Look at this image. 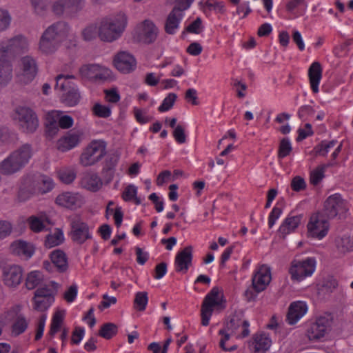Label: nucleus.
I'll return each instance as SVG.
<instances>
[{
  "instance_id": "1",
  "label": "nucleus",
  "mask_w": 353,
  "mask_h": 353,
  "mask_svg": "<svg viewBox=\"0 0 353 353\" xmlns=\"http://www.w3.org/2000/svg\"><path fill=\"white\" fill-rule=\"evenodd\" d=\"M33 154L31 144H22L0 162V173L11 176L21 172L29 163Z\"/></svg>"
},
{
  "instance_id": "2",
  "label": "nucleus",
  "mask_w": 353,
  "mask_h": 353,
  "mask_svg": "<svg viewBox=\"0 0 353 353\" xmlns=\"http://www.w3.org/2000/svg\"><path fill=\"white\" fill-rule=\"evenodd\" d=\"M70 30L69 25L65 21L54 23L43 32L39 40V50L46 54L54 53L68 37Z\"/></svg>"
},
{
  "instance_id": "3",
  "label": "nucleus",
  "mask_w": 353,
  "mask_h": 353,
  "mask_svg": "<svg viewBox=\"0 0 353 353\" xmlns=\"http://www.w3.org/2000/svg\"><path fill=\"white\" fill-rule=\"evenodd\" d=\"M127 25V17L124 13L103 18L99 26V37L101 41L112 42L118 39Z\"/></svg>"
},
{
  "instance_id": "4",
  "label": "nucleus",
  "mask_w": 353,
  "mask_h": 353,
  "mask_svg": "<svg viewBox=\"0 0 353 353\" xmlns=\"http://www.w3.org/2000/svg\"><path fill=\"white\" fill-rule=\"evenodd\" d=\"M73 78L72 75L59 74L55 79L54 90L63 92L61 101L69 107L77 105L81 98L77 86L70 81Z\"/></svg>"
},
{
  "instance_id": "5",
  "label": "nucleus",
  "mask_w": 353,
  "mask_h": 353,
  "mask_svg": "<svg viewBox=\"0 0 353 353\" xmlns=\"http://www.w3.org/2000/svg\"><path fill=\"white\" fill-rule=\"evenodd\" d=\"M219 288L214 287L204 298L201 310L202 325L207 326L209 325L210 319L214 307H216L218 311H221L225 309V300L223 299V296L219 300Z\"/></svg>"
},
{
  "instance_id": "6",
  "label": "nucleus",
  "mask_w": 353,
  "mask_h": 353,
  "mask_svg": "<svg viewBox=\"0 0 353 353\" xmlns=\"http://www.w3.org/2000/svg\"><path fill=\"white\" fill-rule=\"evenodd\" d=\"M12 117L23 132L33 133L39 127V119L37 114L28 107H17Z\"/></svg>"
},
{
  "instance_id": "7",
  "label": "nucleus",
  "mask_w": 353,
  "mask_h": 353,
  "mask_svg": "<svg viewBox=\"0 0 353 353\" xmlns=\"http://www.w3.org/2000/svg\"><path fill=\"white\" fill-rule=\"evenodd\" d=\"M105 154V142L101 140H94L81 153L80 163L85 167L93 165L99 162Z\"/></svg>"
},
{
  "instance_id": "8",
  "label": "nucleus",
  "mask_w": 353,
  "mask_h": 353,
  "mask_svg": "<svg viewBox=\"0 0 353 353\" xmlns=\"http://www.w3.org/2000/svg\"><path fill=\"white\" fill-rule=\"evenodd\" d=\"M333 316L330 313H325L317 317L307 329L309 340L317 341L323 338L331 330Z\"/></svg>"
},
{
  "instance_id": "9",
  "label": "nucleus",
  "mask_w": 353,
  "mask_h": 353,
  "mask_svg": "<svg viewBox=\"0 0 353 353\" xmlns=\"http://www.w3.org/2000/svg\"><path fill=\"white\" fill-rule=\"evenodd\" d=\"M316 261L314 258H307L305 260H293L289 269L291 279L301 281L305 277L311 276L315 270Z\"/></svg>"
},
{
  "instance_id": "10",
  "label": "nucleus",
  "mask_w": 353,
  "mask_h": 353,
  "mask_svg": "<svg viewBox=\"0 0 353 353\" xmlns=\"http://www.w3.org/2000/svg\"><path fill=\"white\" fill-rule=\"evenodd\" d=\"M347 210L346 203L339 194L330 196L324 203L323 212L328 219H333L338 215L341 219Z\"/></svg>"
},
{
  "instance_id": "11",
  "label": "nucleus",
  "mask_w": 353,
  "mask_h": 353,
  "mask_svg": "<svg viewBox=\"0 0 353 353\" xmlns=\"http://www.w3.org/2000/svg\"><path fill=\"white\" fill-rule=\"evenodd\" d=\"M20 69L21 71L17 76L18 81L23 84L30 83L38 72L36 60L30 56L22 57L20 60Z\"/></svg>"
},
{
  "instance_id": "12",
  "label": "nucleus",
  "mask_w": 353,
  "mask_h": 353,
  "mask_svg": "<svg viewBox=\"0 0 353 353\" xmlns=\"http://www.w3.org/2000/svg\"><path fill=\"white\" fill-rule=\"evenodd\" d=\"M70 236L74 243L81 245L86 240L92 239L88 224L79 218L72 219Z\"/></svg>"
},
{
  "instance_id": "13",
  "label": "nucleus",
  "mask_w": 353,
  "mask_h": 353,
  "mask_svg": "<svg viewBox=\"0 0 353 353\" xmlns=\"http://www.w3.org/2000/svg\"><path fill=\"white\" fill-rule=\"evenodd\" d=\"M329 230L327 220L321 219L319 214H313L307 224V235L312 238L321 239L326 236Z\"/></svg>"
},
{
  "instance_id": "14",
  "label": "nucleus",
  "mask_w": 353,
  "mask_h": 353,
  "mask_svg": "<svg viewBox=\"0 0 353 353\" xmlns=\"http://www.w3.org/2000/svg\"><path fill=\"white\" fill-rule=\"evenodd\" d=\"M136 33L140 42L150 44L156 40L159 29L152 21L146 19L137 28Z\"/></svg>"
},
{
  "instance_id": "15",
  "label": "nucleus",
  "mask_w": 353,
  "mask_h": 353,
  "mask_svg": "<svg viewBox=\"0 0 353 353\" xmlns=\"http://www.w3.org/2000/svg\"><path fill=\"white\" fill-rule=\"evenodd\" d=\"M32 300L34 303V310L45 311L54 301L52 290L47 287L39 288L34 292Z\"/></svg>"
},
{
  "instance_id": "16",
  "label": "nucleus",
  "mask_w": 353,
  "mask_h": 353,
  "mask_svg": "<svg viewBox=\"0 0 353 353\" xmlns=\"http://www.w3.org/2000/svg\"><path fill=\"white\" fill-rule=\"evenodd\" d=\"M271 281V270L267 265H261L252 279V287L256 292L265 290Z\"/></svg>"
},
{
  "instance_id": "17",
  "label": "nucleus",
  "mask_w": 353,
  "mask_h": 353,
  "mask_svg": "<svg viewBox=\"0 0 353 353\" xmlns=\"http://www.w3.org/2000/svg\"><path fill=\"white\" fill-rule=\"evenodd\" d=\"M193 247L188 245L179 251L175 256L174 264L176 272L186 273L192 265Z\"/></svg>"
},
{
  "instance_id": "18",
  "label": "nucleus",
  "mask_w": 353,
  "mask_h": 353,
  "mask_svg": "<svg viewBox=\"0 0 353 353\" xmlns=\"http://www.w3.org/2000/svg\"><path fill=\"white\" fill-rule=\"evenodd\" d=\"M23 270L21 267L12 265L6 266L3 269V281L6 285L10 288H16L21 282Z\"/></svg>"
},
{
  "instance_id": "19",
  "label": "nucleus",
  "mask_w": 353,
  "mask_h": 353,
  "mask_svg": "<svg viewBox=\"0 0 353 353\" xmlns=\"http://www.w3.org/2000/svg\"><path fill=\"white\" fill-rule=\"evenodd\" d=\"M244 313L242 310H236L230 316L229 321L226 323V328L228 330H231L232 332H235L240 325L243 327L241 333L242 337H246L250 334L249 326L250 323L248 321L243 320Z\"/></svg>"
},
{
  "instance_id": "20",
  "label": "nucleus",
  "mask_w": 353,
  "mask_h": 353,
  "mask_svg": "<svg viewBox=\"0 0 353 353\" xmlns=\"http://www.w3.org/2000/svg\"><path fill=\"white\" fill-rule=\"evenodd\" d=\"M117 69L123 73H129L133 71L137 65L134 57L127 52H119L114 59Z\"/></svg>"
},
{
  "instance_id": "21",
  "label": "nucleus",
  "mask_w": 353,
  "mask_h": 353,
  "mask_svg": "<svg viewBox=\"0 0 353 353\" xmlns=\"http://www.w3.org/2000/svg\"><path fill=\"white\" fill-rule=\"evenodd\" d=\"M55 202L60 206L76 209L82 205L83 201L82 196L78 193L63 192L57 196Z\"/></svg>"
},
{
  "instance_id": "22",
  "label": "nucleus",
  "mask_w": 353,
  "mask_h": 353,
  "mask_svg": "<svg viewBox=\"0 0 353 353\" xmlns=\"http://www.w3.org/2000/svg\"><path fill=\"white\" fill-rule=\"evenodd\" d=\"M307 309V305L304 302L292 303L287 314V322L290 325L295 324L306 313Z\"/></svg>"
},
{
  "instance_id": "23",
  "label": "nucleus",
  "mask_w": 353,
  "mask_h": 353,
  "mask_svg": "<svg viewBox=\"0 0 353 353\" xmlns=\"http://www.w3.org/2000/svg\"><path fill=\"white\" fill-rule=\"evenodd\" d=\"M11 252L17 256L30 259L34 252V247L30 243L23 240H17L10 245Z\"/></svg>"
},
{
  "instance_id": "24",
  "label": "nucleus",
  "mask_w": 353,
  "mask_h": 353,
  "mask_svg": "<svg viewBox=\"0 0 353 353\" xmlns=\"http://www.w3.org/2000/svg\"><path fill=\"white\" fill-rule=\"evenodd\" d=\"M33 188L32 193L45 194L50 191L53 187L52 180L45 175L34 176L32 179Z\"/></svg>"
},
{
  "instance_id": "25",
  "label": "nucleus",
  "mask_w": 353,
  "mask_h": 353,
  "mask_svg": "<svg viewBox=\"0 0 353 353\" xmlns=\"http://www.w3.org/2000/svg\"><path fill=\"white\" fill-rule=\"evenodd\" d=\"M183 10L173 8L169 13L165 23V31L167 34H173L178 29L180 21H181L183 13Z\"/></svg>"
},
{
  "instance_id": "26",
  "label": "nucleus",
  "mask_w": 353,
  "mask_h": 353,
  "mask_svg": "<svg viewBox=\"0 0 353 353\" xmlns=\"http://www.w3.org/2000/svg\"><path fill=\"white\" fill-rule=\"evenodd\" d=\"M102 184V181L99 175L92 172L84 173L81 180L82 188L94 192L98 191Z\"/></svg>"
},
{
  "instance_id": "27",
  "label": "nucleus",
  "mask_w": 353,
  "mask_h": 353,
  "mask_svg": "<svg viewBox=\"0 0 353 353\" xmlns=\"http://www.w3.org/2000/svg\"><path fill=\"white\" fill-rule=\"evenodd\" d=\"M119 159V157L116 154H110L105 157L101 174L107 183H110L114 177L115 167Z\"/></svg>"
},
{
  "instance_id": "28",
  "label": "nucleus",
  "mask_w": 353,
  "mask_h": 353,
  "mask_svg": "<svg viewBox=\"0 0 353 353\" xmlns=\"http://www.w3.org/2000/svg\"><path fill=\"white\" fill-rule=\"evenodd\" d=\"M308 76L311 88L314 93L319 92V85L322 77V68L319 62L312 63L308 70Z\"/></svg>"
},
{
  "instance_id": "29",
  "label": "nucleus",
  "mask_w": 353,
  "mask_h": 353,
  "mask_svg": "<svg viewBox=\"0 0 353 353\" xmlns=\"http://www.w3.org/2000/svg\"><path fill=\"white\" fill-rule=\"evenodd\" d=\"M303 215H297L293 216L287 217L283 223L281 225L279 232L282 234L283 239L285 238L286 235L290 232H294L296 228H298L301 223Z\"/></svg>"
},
{
  "instance_id": "30",
  "label": "nucleus",
  "mask_w": 353,
  "mask_h": 353,
  "mask_svg": "<svg viewBox=\"0 0 353 353\" xmlns=\"http://www.w3.org/2000/svg\"><path fill=\"white\" fill-rule=\"evenodd\" d=\"M50 259L59 272H65L68 268V259L65 252L55 250L50 253Z\"/></svg>"
},
{
  "instance_id": "31",
  "label": "nucleus",
  "mask_w": 353,
  "mask_h": 353,
  "mask_svg": "<svg viewBox=\"0 0 353 353\" xmlns=\"http://www.w3.org/2000/svg\"><path fill=\"white\" fill-rule=\"evenodd\" d=\"M79 141L80 138L78 134L68 133L58 141L57 148L61 152H65L77 146Z\"/></svg>"
},
{
  "instance_id": "32",
  "label": "nucleus",
  "mask_w": 353,
  "mask_h": 353,
  "mask_svg": "<svg viewBox=\"0 0 353 353\" xmlns=\"http://www.w3.org/2000/svg\"><path fill=\"white\" fill-rule=\"evenodd\" d=\"M3 42L8 46L10 52H17L26 49L28 46L26 37L22 35L15 36L13 38L3 41Z\"/></svg>"
},
{
  "instance_id": "33",
  "label": "nucleus",
  "mask_w": 353,
  "mask_h": 353,
  "mask_svg": "<svg viewBox=\"0 0 353 353\" xmlns=\"http://www.w3.org/2000/svg\"><path fill=\"white\" fill-rule=\"evenodd\" d=\"M271 345V340L265 334L255 335L252 343L255 353H265Z\"/></svg>"
},
{
  "instance_id": "34",
  "label": "nucleus",
  "mask_w": 353,
  "mask_h": 353,
  "mask_svg": "<svg viewBox=\"0 0 353 353\" xmlns=\"http://www.w3.org/2000/svg\"><path fill=\"white\" fill-rule=\"evenodd\" d=\"M68 10L77 11L80 9L76 7L71 0H58L52 6L53 12L58 16L62 15Z\"/></svg>"
},
{
  "instance_id": "35",
  "label": "nucleus",
  "mask_w": 353,
  "mask_h": 353,
  "mask_svg": "<svg viewBox=\"0 0 353 353\" xmlns=\"http://www.w3.org/2000/svg\"><path fill=\"white\" fill-rule=\"evenodd\" d=\"M12 66L8 61L0 62V85H6L12 79Z\"/></svg>"
},
{
  "instance_id": "36",
  "label": "nucleus",
  "mask_w": 353,
  "mask_h": 353,
  "mask_svg": "<svg viewBox=\"0 0 353 353\" xmlns=\"http://www.w3.org/2000/svg\"><path fill=\"white\" fill-rule=\"evenodd\" d=\"M64 314V311H57L54 314L50 325V330L48 332L50 339L53 338L55 334L60 330L63 321Z\"/></svg>"
},
{
  "instance_id": "37",
  "label": "nucleus",
  "mask_w": 353,
  "mask_h": 353,
  "mask_svg": "<svg viewBox=\"0 0 353 353\" xmlns=\"http://www.w3.org/2000/svg\"><path fill=\"white\" fill-rule=\"evenodd\" d=\"M45 126L46 134L50 138H52L59 132V126L53 113L48 114L46 119Z\"/></svg>"
},
{
  "instance_id": "38",
  "label": "nucleus",
  "mask_w": 353,
  "mask_h": 353,
  "mask_svg": "<svg viewBox=\"0 0 353 353\" xmlns=\"http://www.w3.org/2000/svg\"><path fill=\"white\" fill-rule=\"evenodd\" d=\"M43 281V274L39 271H32L28 274L25 285L28 290H33Z\"/></svg>"
},
{
  "instance_id": "39",
  "label": "nucleus",
  "mask_w": 353,
  "mask_h": 353,
  "mask_svg": "<svg viewBox=\"0 0 353 353\" xmlns=\"http://www.w3.org/2000/svg\"><path fill=\"white\" fill-rule=\"evenodd\" d=\"M118 332V327L113 323H103L99 331V335L105 339L109 340Z\"/></svg>"
},
{
  "instance_id": "40",
  "label": "nucleus",
  "mask_w": 353,
  "mask_h": 353,
  "mask_svg": "<svg viewBox=\"0 0 353 353\" xmlns=\"http://www.w3.org/2000/svg\"><path fill=\"white\" fill-rule=\"evenodd\" d=\"M28 323L23 315H18L12 324V333L14 336H19L27 329Z\"/></svg>"
},
{
  "instance_id": "41",
  "label": "nucleus",
  "mask_w": 353,
  "mask_h": 353,
  "mask_svg": "<svg viewBox=\"0 0 353 353\" xmlns=\"http://www.w3.org/2000/svg\"><path fill=\"white\" fill-rule=\"evenodd\" d=\"M64 240L63 232L57 229L54 234L47 236L45 241V246L48 248H53L60 245Z\"/></svg>"
},
{
  "instance_id": "42",
  "label": "nucleus",
  "mask_w": 353,
  "mask_h": 353,
  "mask_svg": "<svg viewBox=\"0 0 353 353\" xmlns=\"http://www.w3.org/2000/svg\"><path fill=\"white\" fill-rule=\"evenodd\" d=\"M148 302V292H138L134 299V307L136 310L143 312L145 310Z\"/></svg>"
},
{
  "instance_id": "43",
  "label": "nucleus",
  "mask_w": 353,
  "mask_h": 353,
  "mask_svg": "<svg viewBox=\"0 0 353 353\" xmlns=\"http://www.w3.org/2000/svg\"><path fill=\"white\" fill-rule=\"evenodd\" d=\"M98 64H86L79 68L82 78L94 80L98 70Z\"/></svg>"
},
{
  "instance_id": "44",
  "label": "nucleus",
  "mask_w": 353,
  "mask_h": 353,
  "mask_svg": "<svg viewBox=\"0 0 353 353\" xmlns=\"http://www.w3.org/2000/svg\"><path fill=\"white\" fill-rule=\"evenodd\" d=\"M292 150V144L288 137L283 138L279 143L278 158L283 159L288 156Z\"/></svg>"
},
{
  "instance_id": "45",
  "label": "nucleus",
  "mask_w": 353,
  "mask_h": 353,
  "mask_svg": "<svg viewBox=\"0 0 353 353\" xmlns=\"http://www.w3.org/2000/svg\"><path fill=\"white\" fill-rule=\"evenodd\" d=\"M336 245L338 249L342 252L353 250V237L343 236L337 241Z\"/></svg>"
},
{
  "instance_id": "46",
  "label": "nucleus",
  "mask_w": 353,
  "mask_h": 353,
  "mask_svg": "<svg viewBox=\"0 0 353 353\" xmlns=\"http://www.w3.org/2000/svg\"><path fill=\"white\" fill-rule=\"evenodd\" d=\"M326 165H322L318 166L315 170L311 172L310 181L311 184L314 185H318L324 178V172Z\"/></svg>"
},
{
  "instance_id": "47",
  "label": "nucleus",
  "mask_w": 353,
  "mask_h": 353,
  "mask_svg": "<svg viewBox=\"0 0 353 353\" xmlns=\"http://www.w3.org/2000/svg\"><path fill=\"white\" fill-rule=\"evenodd\" d=\"M99 36V28L94 24L87 26L82 31V36L85 41H90Z\"/></svg>"
},
{
  "instance_id": "48",
  "label": "nucleus",
  "mask_w": 353,
  "mask_h": 353,
  "mask_svg": "<svg viewBox=\"0 0 353 353\" xmlns=\"http://www.w3.org/2000/svg\"><path fill=\"white\" fill-rule=\"evenodd\" d=\"M177 98V95L174 93H170L163 101L161 105L158 110L161 112H166L170 110Z\"/></svg>"
},
{
  "instance_id": "49",
  "label": "nucleus",
  "mask_w": 353,
  "mask_h": 353,
  "mask_svg": "<svg viewBox=\"0 0 353 353\" xmlns=\"http://www.w3.org/2000/svg\"><path fill=\"white\" fill-rule=\"evenodd\" d=\"M203 29V26L202 25V20L200 17H197L193 22H192L185 28L182 35H184L185 32L199 34L202 32Z\"/></svg>"
},
{
  "instance_id": "50",
  "label": "nucleus",
  "mask_w": 353,
  "mask_h": 353,
  "mask_svg": "<svg viewBox=\"0 0 353 353\" xmlns=\"http://www.w3.org/2000/svg\"><path fill=\"white\" fill-rule=\"evenodd\" d=\"M336 143V141H331L329 142L323 141L320 144L317 145L314 150L316 154L325 156L329 152V150L333 148Z\"/></svg>"
},
{
  "instance_id": "51",
  "label": "nucleus",
  "mask_w": 353,
  "mask_h": 353,
  "mask_svg": "<svg viewBox=\"0 0 353 353\" xmlns=\"http://www.w3.org/2000/svg\"><path fill=\"white\" fill-rule=\"evenodd\" d=\"M93 112L95 115L101 118H107L110 116L111 110L108 106L96 103L93 107Z\"/></svg>"
},
{
  "instance_id": "52",
  "label": "nucleus",
  "mask_w": 353,
  "mask_h": 353,
  "mask_svg": "<svg viewBox=\"0 0 353 353\" xmlns=\"http://www.w3.org/2000/svg\"><path fill=\"white\" fill-rule=\"evenodd\" d=\"M30 228L34 232H39L44 229L43 222L38 217L32 216L28 219Z\"/></svg>"
},
{
  "instance_id": "53",
  "label": "nucleus",
  "mask_w": 353,
  "mask_h": 353,
  "mask_svg": "<svg viewBox=\"0 0 353 353\" xmlns=\"http://www.w3.org/2000/svg\"><path fill=\"white\" fill-rule=\"evenodd\" d=\"M307 7L305 0H290L286 4V10L292 13L296 8H303L305 10Z\"/></svg>"
},
{
  "instance_id": "54",
  "label": "nucleus",
  "mask_w": 353,
  "mask_h": 353,
  "mask_svg": "<svg viewBox=\"0 0 353 353\" xmlns=\"http://www.w3.org/2000/svg\"><path fill=\"white\" fill-rule=\"evenodd\" d=\"M11 22V17L8 12L0 9V32H3L8 28Z\"/></svg>"
},
{
  "instance_id": "55",
  "label": "nucleus",
  "mask_w": 353,
  "mask_h": 353,
  "mask_svg": "<svg viewBox=\"0 0 353 353\" xmlns=\"http://www.w3.org/2000/svg\"><path fill=\"white\" fill-rule=\"evenodd\" d=\"M172 134L175 141L178 143L182 144L185 143L186 135L185 133V129L181 125H176L174 129Z\"/></svg>"
},
{
  "instance_id": "56",
  "label": "nucleus",
  "mask_w": 353,
  "mask_h": 353,
  "mask_svg": "<svg viewBox=\"0 0 353 353\" xmlns=\"http://www.w3.org/2000/svg\"><path fill=\"white\" fill-rule=\"evenodd\" d=\"M111 76V71L106 68L101 67L99 65L96 76L94 79L95 81H107Z\"/></svg>"
},
{
  "instance_id": "57",
  "label": "nucleus",
  "mask_w": 353,
  "mask_h": 353,
  "mask_svg": "<svg viewBox=\"0 0 353 353\" xmlns=\"http://www.w3.org/2000/svg\"><path fill=\"white\" fill-rule=\"evenodd\" d=\"M291 188L295 192H300L306 188V183L303 178L300 176H294L291 181Z\"/></svg>"
},
{
  "instance_id": "58",
  "label": "nucleus",
  "mask_w": 353,
  "mask_h": 353,
  "mask_svg": "<svg viewBox=\"0 0 353 353\" xmlns=\"http://www.w3.org/2000/svg\"><path fill=\"white\" fill-rule=\"evenodd\" d=\"M137 194V188L132 184L128 185L122 194V198L125 201H132Z\"/></svg>"
},
{
  "instance_id": "59",
  "label": "nucleus",
  "mask_w": 353,
  "mask_h": 353,
  "mask_svg": "<svg viewBox=\"0 0 353 353\" xmlns=\"http://www.w3.org/2000/svg\"><path fill=\"white\" fill-rule=\"evenodd\" d=\"M205 5L210 10L213 9L221 14L225 12V4L222 1H214L213 0H208Z\"/></svg>"
},
{
  "instance_id": "60",
  "label": "nucleus",
  "mask_w": 353,
  "mask_h": 353,
  "mask_svg": "<svg viewBox=\"0 0 353 353\" xmlns=\"http://www.w3.org/2000/svg\"><path fill=\"white\" fill-rule=\"evenodd\" d=\"M59 176L63 183L69 184L74 180L76 174L73 170H63L59 172Z\"/></svg>"
},
{
  "instance_id": "61",
  "label": "nucleus",
  "mask_w": 353,
  "mask_h": 353,
  "mask_svg": "<svg viewBox=\"0 0 353 353\" xmlns=\"http://www.w3.org/2000/svg\"><path fill=\"white\" fill-rule=\"evenodd\" d=\"M185 99L193 105L199 104L198 100L197 91L194 88H189L185 93Z\"/></svg>"
},
{
  "instance_id": "62",
  "label": "nucleus",
  "mask_w": 353,
  "mask_h": 353,
  "mask_svg": "<svg viewBox=\"0 0 353 353\" xmlns=\"http://www.w3.org/2000/svg\"><path fill=\"white\" fill-rule=\"evenodd\" d=\"M50 0H31V3L34 9V11L37 14H42V12L46 9Z\"/></svg>"
},
{
  "instance_id": "63",
  "label": "nucleus",
  "mask_w": 353,
  "mask_h": 353,
  "mask_svg": "<svg viewBox=\"0 0 353 353\" xmlns=\"http://www.w3.org/2000/svg\"><path fill=\"white\" fill-rule=\"evenodd\" d=\"M77 290L78 288L76 284L70 285L63 294L64 299L68 303L73 302L77 297Z\"/></svg>"
},
{
  "instance_id": "64",
  "label": "nucleus",
  "mask_w": 353,
  "mask_h": 353,
  "mask_svg": "<svg viewBox=\"0 0 353 353\" xmlns=\"http://www.w3.org/2000/svg\"><path fill=\"white\" fill-rule=\"evenodd\" d=\"M73 119L69 115H62L58 118L57 123L59 128L62 129H68L72 126Z\"/></svg>"
}]
</instances>
